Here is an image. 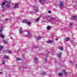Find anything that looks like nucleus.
Instances as JSON below:
<instances>
[{
    "instance_id": "obj_29",
    "label": "nucleus",
    "mask_w": 77,
    "mask_h": 77,
    "mask_svg": "<svg viewBox=\"0 0 77 77\" xmlns=\"http://www.w3.org/2000/svg\"><path fill=\"white\" fill-rule=\"evenodd\" d=\"M45 62H46L47 61V58H45Z\"/></svg>"
},
{
    "instance_id": "obj_3",
    "label": "nucleus",
    "mask_w": 77,
    "mask_h": 77,
    "mask_svg": "<svg viewBox=\"0 0 77 77\" xmlns=\"http://www.w3.org/2000/svg\"><path fill=\"white\" fill-rule=\"evenodd\" d=\"M26 32H27V34L26 35L28 37H32V35L30 34V32L29 31H27Z\"/></svg>"
},
{
    "instance_id": "obj_6",
    "label": "nucleus",
    "mask_w": 77,
    "mask_h": 77,
    "mask_svg": "<svg viewBox=\"0 0 77 77\" xmlns=\"http://www.w3.org/2000/svg\"><path fill=\"white\" fill-rule=\"evenodd\" d=\"M34 11L35 12H38V9L36 7H34Z\"/></svg>"
},
{
    "instance_id": "obj_24",
    "label": "nucleus",
    "mask_w": 77,
    "mask_h": 77,
    "mask_svg": "<svg viewBox=\"0 0 77 77\" xmlns=\"http://www.w3.org/2000/svg\"><path fill=\"white\" fill-rule=\"evenodd\" d=\"M39 20V18H38V19H36L35 20V22H37Z\"/></svg>"
},
{
    "instance_id": "obj_22",
    "label": "nucleus",
    "mask_w": 77,
    "mask_h": 77,
    "mask_svg": "<svg viewBox=\"0 0 77 77\" xmlns=\"http://www.w3.org/2000/svg\"><path fill=\"white\" fill-rule=\"evenodd\" d=\"M6 2H7L8 3H9L11 2V0H7V1H6Z\"/></svg>"
},
{
    "instance_id": "obj_10",
    "label": "nucleus",
    "mask_w": 77,
    "mask_h": 77,
    "mask_svg": "<svg viewBox=\"0 0 77 77\" xmlns=\"http://www.w3.org/2000/svg\"><path fill=\"white\" fill-rule=\"evenodd\" d=\"M72 19H73V20H77V17L75 16H72Z\"/></svg>"
},
{
    "instance_id": "obj_1",
    "label": "nucleus",
    "mask_w": 77,
    "mask_h": 77,
    "mask_svg": "<svg viewBox=\"0 0 77 77\" xmlns=\"http://www.w3.org/2000/svg\"><path fill=\"white\" fill-rule=\"evenodd\" d=\"M5 5V2H3L1 4V6L2 7V9L3 11H5V6H4Z\"/></svg>"
},
{
    "instance_id": "obj_31",
    "label": "nucleus",
    "mask_w": 77,
    "mask_h": 77,
    "mask_svg": "<svg viewBox=\"0 0 77 77\" xmlns=\"http://www.w3.org/2000/svg\"><path fill=\"white\" fill-rule=\"evenodd\" d=\"M5 60L3 61L2 64H5Z\"/></svg>"
},
{
    "instance_id": "obj_15",
    "label": "nucleus",
    "mask_w": 77,
    "mask_h": 77,
    "mask_svg": "<svg viewBox=\"0 0 77 77\" xmlns=\"http://www.w3.org/2000/svg\"><path fill=\"white\" fill-rule=\"evenodd\" d=\"M58 49L60 50H63V48L62 46H59L58 47Z\"/></svg>"
},
{
    "instance_id": "obj_18",
    "label": "nucleus",
    "mask_w": 77,
    "mask_h": 77,
    "mask_svg": "<svg viewBox=\"0 0 77 77\" xmlns=\"http://www.w3.org/2000/svg\"><path fill=\"white\" fill-rule=\"evenodd\" d=\"M58 57H61V54L60 53L58 54Z\"/></svg>"
},
{
    "instance_id": "obj_13",
    "label": "nucleus",
    "mask_w": 77,
    "mask_h": 77,
    "mask_svg": "<svg viewBox=\"0 0 77 77\" xmlns=\"http://www.w3.org/2000/svg\"><path fill=\"white\" fill-rule=\"evenodd\" d=\"M22 32H23V31H22V29L21 27H20L19 29V33L20 34H21Z\"/></svg>"
},
{
    "instance_id": "obj_39",
    "label": "nucleus",
    "mask_w": 77,
    "mask_h": 77,
    "mask_svg": "<svg viewBox=\"0 0 77 77\" xmlns=\"http://www.w3.org/2000/svg\"><path fill=\"white\" fill-rule=\"evenodd\" d=\"M76 66H77V64L76 65Z\"/></svg>"
},
{
    "instance_id": "obj_34",
    "label": "nucleus",
    "mask_w": 77,
    "mask_h": 77,
    "mask_svg": "<svg viewBox=\"0 0 77 77\" xmlns=\"http://www.w3.org/2000/svg\"><path fill=\"white\" fill-rule=\"evenodd\" d=\"M37 48L36 46H34V48Z\"/></svg>"
},
{
    "instance_id": "obj_16",
    "label": "nucleus",
    "mask_w": 77,
    "mask_h": 77,
    "mask_svg": "<svg viewBox=\"0 0 77 77\" xmlns=\"http://www.w3.org/2000/svg\"><path fill=\"white\" fill-rule=\"evenodd\" d=\"M3 59H9V57L8 56H4L3 57Z\"/></svg>"
},
{
    "instance_id": "obj_35",
    "label": "nucleus",
    "mask_w": 77,
    "mask_h": 77,
    "mask_svg": "<svg viewBox=\"0 0 77 77\" xmlns=\"http://www.w3.org/2000/svg\"><path fill=\"white\" fill-rule=\"evenodd\" d=\"M48 13H51V11H48Z\"/></svg>"
},
{
    "instance_id": "obj_25",
    "label": "nucleus",
    "mask_w": 77,
    "mask_h": 77,
    "mask_svg": "<svg viewBox=\"0 0 77 77\" xmlns=\"http://www.w3.org/2000/svg\"><path fill=\"white\" fill-rule=\"evenodd\" d=\"M42 75H44V74H45V72H42L41 73Z\"/></svg>"
},
{
    "instance_id": "obj_9",
    "label": "nucleus",
    "mask_w": 77,
    "mask_h": 77,
    "mask_svg": "<svg viewBox=\"0 0 77 77\" xmlns=\"http://www.w3.org/2000/svg\"><path fill=\"white\" fill-rule=\"evenodd\" d=\"M59 7L60 8H62L63 7V3L62 2H60V4L59 5Z\"/></svg>"
},
{
    "instance_id": "obj_2",
    "label": "nucleus",
    "mask_w": 77,
    "mask_h": 77,
    "mask_svg": "<svg viewBox=\"0 0 77 77\" xmlns=\"http://www.w3.org/2000/svg\"><path fill=\"white\" fill-rule=\"evenodd\" d=\"M23 22L24 23H28V25H30V22L26 19L23 20Z\"/></svg>"
},
{
    "instance_id": "obj_32",
    "label": "nucleus",
    "mask_w": 77,
    "mask_h": 77,
    "mask_svg": "<svg viewBox=\"0 0 77 77\" xmlns=\"http://www.w3.org/2000/svg\"><path fill=\"white\" fill-rule=\"evenodd\" d=\"M8 21V19H6L5 20V21Z\"/></svg>"
},
{
    "instance_id": "obj_21",
    "label": "nucleus",
    "mask_w": 77,
    "mask_h": 77,
    "mask_svg": "<svg viewBox=\"0 0 77 77\" xmlns=\"http://www.w3.org/2000/svg\"><path fill=\"white\" fill-rule=\"evenodd\" d=\"M6 2H7L8 3H9L11 2V0H7V1H6Z\"/></svg>"
},
{
    "instance_id": "obj_14",
    "label": "nucleus",
    "mask_w": 77,
    "mask_h": 77,
    "mask_svg": "<svg viewBox=\"0 0 77 77\" xmlns=\"http://www.w3.org/2000/svg\"><path fill=\"white\" fill-rule=\"evenodd\" d=\"M41 39V37L39 36L38 37L36 38V41H39V40H40Z\"/></svg>"
},
{
    "instance_id": "obj_12",
    "label": "nucleus",
    "mask_w": 77,
    "mask_h": 77,
    "mask_svg": "<svg viewBox=\"0 0 77 77\" xmlns=\"http://www.w3.org/2000/svg\"><path fill=\"white\" fill-rule=\"evenodd\" d=\"M3 52L4 53H5H5H8V54H10L11 53V51H3Z\"/></svg>"
},
{
    "instance_id": "obj_33",
    "label": "nucleus",
    "mask_w": 77,
    "mask_h": 77,
    "mask_svg": "<svg viewBox=\"0 0 77 77\" xmlns=\"http://www.w3.org/2000/svg\"><path fill=\"white\" fill-rule=\"evenodd\" d=\"M64 74H67V72H64Z\"/></svg>"
},
{
    "instance_id": "obj_23",
    "label": "nucleus",
    "mask_w": 77,
    "mask_h": 77,
    "mask_svg": "<svg viewBox=\"0 0 77 77\" xmlns=\"http://www.w3.org/2000/svg\"><path fill=\"white\" fill-rule=\"evenodd\" d=\"M69 37H67L66 38L65 41H68L69 40Z\"/></svg>"
},
{
    "instance_id": "obj_20",
    "label": "nucleus",
    "mask_w": 77,
    "mask_h": 77,
    "mask_svg": "<svg viewBox=\"0 0 77 77\" xmlns=\"http://www.w3.org/2000/svg\"><path fill=\"white\" fill-rule=\"evenodd\" d=\"M50 29V26H48L47 27V30H49Z\"/></svg>"
},
{
    "instance_id": "obj_26",
    "label": "nucleus",
    "mask_w": 77,
    "mask_h": 77,
    "mask_svg": "<svg viewBox=\"0 0 77 77\" xmlns=\"http://www.w3.org/2000/svg\"><path fill=\"white\" fill-rule=\"evenodd\" d=\"M47 43H51V42H51V41H50V40H49L48 41H47Z\"/></svg>"
},
{
    "instance_id": "obj_7",
    "label": "nucleus",
    "mask_w": 77,
    "mask_h": 77,
    "mask_svg": "<svg viewBox=\"0 0 77 77\" xmlns=\"http://www.w3.org/2000/svg\"><path fill=\"white\" fill-rule=\"evenodd\" d=\"M18 4H15L13 8L14 9H16L18 8Z\"/></svg>"
},
{
    "instance_id": "obj_30",
    "label": "nucleus",
    "mask_w": 77,
    "mask_h": 77,
    "mask_svg": "<svg viewBox=\"0 0 77 77\" xmlns=\"http://www.w3.org/2000/svg\"><path fill=\"white\" fill-rule=\"evenodd\" d=\"M72 25V23H70L69 24V26H71Z\"/></svg>"
},
{
    "instance_id": "obj_37",
    "label": "nucleus",
    "mask_w": 77,
    "mask_h": 77,
    "mask_svg": "<svg viewBox=\"0 0 77 77\" xmlns=\"http://www.w3.org/2000/svg\"><path fill=\"white\" fill-rule=\"evenodd\" d=\"M2 72H0V74H2Z\"/></svg>"
},
{
    "instance_id": "obj_28",
    "label": "nucleus",
    "mask_w": 77,
    "mask_h": 77,
    "mask_svg": "<svg viewBox=\"0 0 77 77\" xmlns=\"http://www.w3.org/2000/svg\"><path fill=\"white\" fill-rule=\"evenodd\" d=\"M17 60H20V58H19V57H17L16 58Z\"/></svg>"
},
{
    "instance_id": "obj_27",
    "label": "nucleus",
    "mask_w": 77,
    "mask_h": 77,
    "mask_svg": "<svg viewBox=\"0 0 77 77\" xmlns=\"http://www.w3.org/2000/svg\"><path fill=\"white\" fill-rule=\"evenodd\" d=\"M63 75V73H61L59 74V75H60V76H62Z\"/></svg>"
},
{
    "instance_id": "obj_19",
    "label": "nucleus",
    "mask_w": 77,
    "mask_h": 77,
    "mask_svg": "<svg viewBox=\"0 0 77 77\" xmlns=\"http://www.w3.org/2000/svg\"><path fill=\"white\" fill-rule=\"evenodd\" d=\"M3 48V46H0V51L2 50V49Z\"/></svg>"
},
{
    "instance_id": "obj_17",
    "label": "nucleus",
    "mask_w": 77,
    "mask_h": 77,
    "mask_svg": "<svg viewBox=\"0 0 77 77\" xmlns=\"http://www.w3.org/2000/svg\"><path fill=\"white\" fill-rule=\"evenodd\" d=\"M2 42L4 44H8V42L6 41V40H2Z\"/></svg>"
},
{
    "instance_id": "obj_38",
    "label": "nucleus",
    "mask_w": 77,
    "mask_h": 77,
    "mask_svg": "<svg viewBox=\"0 0 77 77\" xmlns=\"http://www.w3.org/2000/svg\"><path fill=\"white\" fill-rule=\"evenodd\" d=\"M48 55V54H47V55H46V57H47Z\"/></svg>"
},
{
    "instance_id": "obj_11",
    "label": "nucleus",
    "mask_w": 77,
    "mask_h": 77,
    "mask_svg": "<svg viewBox=\"0 0 77 77\" xmlns=\"http://www.w3.org/2000/svg\"><path fill=\"white\" fill-rule=\"evenodd\" d=\"M6 8H7V9H9L10 8V7H11V6L10 5H9V4H7L6 5Z\"/></svg>"
},
{
    "instance_id": "obj_5",
    "label": "nucleus",
    "mask_w": 77,
    "mask_h": 77,
    "mask_svg": "<svg viewBox=\"0 0 77 77\" xmlns=\"http://www.w3.org/2000/svg\"><path fill=\"white\" fill-rule=\"evenodd\" d=\"M46 0H40L39 1V3L41 4H44Z\"/></svg>"
},
{
    "instance_id": "obj_4",
    "label": "nucleus",
    "mask_w": 77,
    "mask_h": 77,
    "mask_svg": "<svg viewBox=\"0 0 77 77\" xmlns=\"http://www.w3.org/2000/svg\"><path fill=\"white\" fill-rule=\"evenodd\" d=\"M45 19L46 20H47L48 21H51L52 20L51 19V17L48 16L46 17Z\"/></svg>"
},
{
    "instance_id": "obj_8",
    "label": "nucleus",
    "mask_w": 77,
    "mask_h": 77,
    "mask_svg": "<svg viewBox=\"0 0 77 77\" xmlns=\"http://www.w3.org/2000/svg\"><path fill=\"white\" fill-rule=\"evenodd\" d=\"M34 62L36 64H38V59L36 58H35L34 59Z\"/></svg>"
},
{
    "instance_id": "obj_36",
    "label": "nucleus",
    "mask_w": 77,
    "mask_h": 77,
    "mask_svg": "<svg viewBox=\"0 0 77 77\" xmlns=\"http://www.w3.org/2000/svg\"><path fill=\"white\" fill-rule=\"evenodd\" d=\"M56 41H57V40H58V38H56Z\"/></svg>"
}]
</instances>
